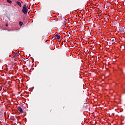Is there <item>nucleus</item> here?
Returning <instances> with one entry per match:
<instances>
[{
    "label": "nucleus",
    "mask_w": 125,
    "mask_h": 125,
    "mask_svg": "<svg viewBox=\"0 0 125 125\" xmlns=\"http://www.w3.org/2000/svg\"><path fill=\"white\" fill-rule=\"evenodd\" d=\"M28 6L26 4H24L22 8V12L24 14H27L28 13Z\"/></svg>",
    "instance_id": "f257e3e1"
},
{
    "label": "nucleus",
    "mask_w": 125,
    "mask_h": 125,
    "mask_svg": "<svg viewBox=\"0 0 125 125\" xmlns=\"http://www.w3.org/2000/svg\"><path fill=\"white\" fill-rule=\"evenodd\" d=\"M116 40V39L115 38H112L110 40H108V42H107L108 44L109 45H112L114 44V42Z\"/></svg>",
    "instance_id": "f03ea898"
},
{
    "label": "nucleus",
    "mask_w": 125,
    "mask_h": 125,
    "mask_svg": "<svg viewBox=\"0 0 125 125\" xmlns=\"http://www.w3.org/2000/svg\"><path fill=\"white\" fill-rule=\"evenodd\" d=\"M118 30L120 33H124L125 32V29L123 27H119Z\"/></svg>",
    "instance_id": "7ed1b4c3"
},
{
    "label": "nucleus",
    "mask_w": 125,
    "mask_h": 125,
    "mask_svg": "<svg viewBox=\"0 0 125 125\" xmlns=\"http://www.w3.org/2000/svg\"><path fill=\"white\" fill-rule=\"evenodd\" d=\"M18 111H19L20 113H21V114H23V113H24L23 109H22L20 106L18 107Z\"/></svg>",
    "instance_id": "20e7f679"
},
{
    "label": "nucleus",
    "mask_w": 125,
    "mask_h": 125,
    "mask_svg": "<svg viewBox=\"0 0 125 125\" xmlns=\"http://www.w3.org/2000/svg\"><path fill=\"white\" fill-rule=\"evenodd\" d=\"M16 4L19 6V7H22V4H21V3L19 1H16Z\"/></svg>",
    "instance_id": "39448f33"
},
{
    "label": "nucleus",
    "mask_w": 125,
    "mask_h": 125,
    "mask_svg": "<svg viewBox=\"0 0 125 125\" xmlns=\"http://www.w3.org/2000/svg\"><path fill=\"white\" fill-rule=\"evenodd\" d=\"M55 37H56V39H58V40L60 39V35H59L58 34H56Z\"/></svg>",
    "instance_id": "423d86ee"
},
{
    "label": "nucleus",
    "mask_w": 125,
    "mask_h": 125,
    "mask_svg": "<svg viewBox=\"0 0 125 125\" xmlns=\"http://www.w3.org/2000/svg\"><path fill=\"white\" fill-rule=\"evenodd\" d=\"M7 2L10 3V4H11L12 3V1L9 0H7Z\"/></svg>",
    "instance_id": "0eeeda50"
},
{
    "label": "nucleus",
    "mask_w": 125,
    "mask_h": 125,
    "mask_svg": "<svg viewBox=\"0 0 125 125\" xmlns=\"http://www.w3.org/2000/svg\"><path fill=\"white\" fill-rule=\"evenodd\" d=\"M19 25H20V26H23V22H21V21H20L19 22Z\"/></svg>",
    "instance_id": "6e6552de"
},
{
    "label": "nucleus",
    "mask_w": 125,
    "mask_h": 125,
    "mask_svg": "<svg viewBox=\"0 0 125 125\" xmlns=\"http://www.w3.org/2000/svg\"><path fill=\"white\" fill-rule=\"evenodd\" d=\"M18 53H15V55L14 56V57H17Z\"/></svg>",
    "instance_id": "1a4fd4ad"
},
{
    "label": "nucleus",
    "mask_w": 125,
    "mask_h": 125,
    "mask_svg": "<svg viewBox=\"0 0 125 125\" xmlns=\"http://www.w3.org/2000/svg\"><path fill=\"white\" fill-rule=\"evenodd\" d=\"M17 4H14V6H16Z\"/></svg>",
    "instance_id": "9d476101"
},
{
    "label": "nucleus",
    "mask_w": 125,
    "mask_h": 125,
    "mask_svg": "<svg viewBox=\"0 0 125 125\" xmlns=\"http://www.w3.org/2000/svg\"><path fill=\"white\" fill-rule=\"evenodd\" d=\"M117 24H118V25H119V23L117 22Z\"/></svg>",
    "instance_id": "9b49d317"
}]
</instances>
